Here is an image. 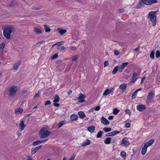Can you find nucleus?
<instances>
[{"label":"nucleus","mask_w":160,"mask_h":160,"mask_svg":"<svg viewBox=\"0 0 160 160\" xmlns=\"http://www.w3.org/2000/svg\"><path fill=\"white\" fill-rule=\"evenodd\" d=\"M138 78V75L136 73H134L132 77V79L131 81V82L134 83L137 80Z\"/></svg>","instance_id":"nucleus-18"},{"label":"nucleus","mask_w":160,"mask_h":160,"mask_svg":"<svg viewBox=\"0 0 160 160\" xmlns=\"http://www.w3.org/2000/svg\"><path fill=\"white\" fill-rule=\"evenodd\" d=\"M33 9H35V10L36 11H38L40 10V8H32Z\"/></svg>","instance_id":"nucleus-59"},{"label":"nucleus","mask_w":160,"mask_h":160,"mask_svg":"<svg viewBox=\"0 0 160 160\" xmlns=\"http://www.w3.org/2000/svg\"><path fill=\"white\" fill-rule=\"evenodd\" d=\"M42 147V145H40L37 147L34 148H32L31 150V153L32 154H35L38 150L41 148Z\"/></svg>","instance_id":"nucleus-9"},{"label":"nucleus","mask_w":160,"mask_h":160,"mask_svg":"<svg viewBox=\"0 0 160 160\" xmlns=\"http://www.w3.org/2000/svg\"><path fill=\"white\" fill-rule=\"evenodd\" d=\"M120 132L117 130H115L113 132H110L106 134L105 136L106 137L113 136L117 134H118Z\"/></svg>","instance_id":"nucleus-8"},{"label":"nucleus","mask_w":160,"mask_h":160,"mask_svg":"<svg viewBox=\"0 0 160 160\" xmlns=\"http://www.w3.org/2000/svg\"><path fill=\"white\" fill-rule=\"evenodd\" d=\"M86 98L85 95L81 93L79 94V97L77 98V100L80 99L78 102L80 103H82L85 101L84 99Z\"/></svg>","instance_id":"nucleus-7"},{"label":"nucleus","mask_w":160,"mask_h":160,"mask_svg":"<svg viewBox=\"0 0 160 160\" xmlns=\"http://www.w3.org/2000/svg\"><path fill=\"white\" fill-rule=\"evenodd\" d=\"M160 57V52L159 50H157L156 53V57L158 58Z\"/></svg>","instance_id":"nucleus-40"},{"label":"nucleus","mask_w":160,"mask_h":160,"mask_svg":"<svg viewBox=\"0 0 160 160\" xmlns=\"http://www.w3.org/2000/svg\"><path fill=\"white\" fill-rule=\"evenodd\" d=\"M128 62H125L123 63L120 65V68H119L118 71L119 72H122V70L125 68V67L128 64Z\"/></svg>","instance_id":"nucleus-10"},{"label":"nucleus","mask_w":160,"mask_h":160,"mask_svg":"<svg viewBox=\"0 0 160 160\" xmlns=\"http://www.w3.org/2000/svg\"><path fill=\"white\" fill-rule=\"evenodd\" d=\"M101 122L104 124L108 125L109 124V122L106 118L102 117L101 119Z\"/></svg>","instance_id":"nucleus-17"},{"label":"nucleus","mask_w":160,"mask_h":160,"mask_svg":"<svg viewBox=\"0 0 160 160\" xmlns=\"http://www.w3.org/2000/svg\"><path fill=\"white\" fill-rule=\"evenodd\" d=\"M156 13V11H151L148 15V18L149 19L150 21L152 23L153 26H154L156 24V16L155 15Z\"/></svg>","instance_id":"nucleus-3"},{"label":"nucleus","mask_w":160,"mask_h":160,"mask_svg":"<svg viewBox=\"0 0 160 160\" xmlns=\"http://www.w3.org/2000/svg\"><path fill=\"white\" fill-rule=\"evenodd\" d=\"M158 1L156 0H141L136 5L135 8L138 9L144 6V4L146 5H151L154 3H156Z\"/></svg>","instance_id":"nucleus-2"},{"label":"nucleus","mask_w":160,"mask_h":160,"mask_svg":"<svg viewBox=\"0 0 160 160\" xmlns=\"http://www.w3.org/2000/svg\"><path fill=\"white\" fill-rule=\"evenodd\" d=\"M69 49L72 51H75L76 49L77 48L74 47H71L69 48Z\"/></svg>","instance_id":"nucleus-48"},{"label":"nucleus","mask_w":160,"mask_h":160,"mask_svg":"<svg viewBox=\"0 0 160 160\" xmlns=\"http://www.w3.org/2000/svg\"><path fill=\"white\" fill-rule=\"evenodd\" d=\"M23 111V109L22 108H18L15 109V113L16 114H20Z\"/></svg>","instance_id":"nucleus-24"},{"label":"nucleus","mask_w":160,"mask_h":160,"mask_svg":"<svg viewBox=\"0 0 160 160\" xmlns=\"http://www.w3.org/2000/svg\"><path fill=\"white\" fill-rule=\"evenodd\" d=\"M51 104V102H50V101H47L45 102L44 105L45 106H46V105H50Z\"/></svg>","instance_id":"nucleus-50"},{"label":"nucleus","mask_w":160,"mask_h":160,"mask_svg":"<svg viewBox=\"0 0 160 160\" xmlns=\"http://www.w3.org/2000/svg\"><path fill=\"white\" fill-rule=\"evenodd\" d=\"M110 92H109V89H107L103 93V96H106L107 95L109 94H110Z\"/></svg>","instance_id":"nucleus-34"},{"label":"nucleus","mask_w":160,"mask_h":160,"mask_svg":"<svg viewBox=\"0 0 160 160\" xmlns=\"http://www.w3.org/2000/svg\"><path fill=\"white\" fill-rule=\"evenodd\" d=\"M65 122L66 121H62L58 123V128H59L62 127L63 125L65 124Z\"/></svg>","instance_id":"nucleus-29"},{"label":"nucleus","mask_w":160,"mask_h":160,"mask_svg":"<svg viewBox=\"0 0 160 160\" xmlns=\"http://www.w3.org/2000/svg\"><path fill=\"white\" fill-rule=\"evenodd\" d=\"M20 128L21 130L24 129L25 125L24 124V122L23 121H22L19 124Z\"/></svg>","instance_id":"nucleus-26"},{"label":"nucleus","mask_w":160,"mask_h":160,"mask_svg":"<svg viewBox=\"0 0 160 160\" xmlns=\"http://www.w3.org/2000/svg\"><path fill=\"white\" fill-rule=\"evenodd\" d=\"M111 128H103V130L105 132H108L111 131Z\"/></svg>","instance_id":"nucleus-32"},{"label":"nucleus","mask_w":160,"mask_h":160,"mask_svg":"<svg viewBox=\"0 0 160 160\" xmlns=\"http://www.w3.org/2000/svg\"><path fill=\"white\" fill-rule=\"evenodd\" d=\"M5 46V44L4 43L2 42L0 44V49H3Z\"/></svg>","instance_id":"nucleus-41"},{"label":"nucleus","mask_w":160,"mask_h":160,"mask_svg":"<svg viewBox=\"0 0 160 160\" xmlns=\"http://www.w3.org/2000/svg\"><path fill=\"white\" fill-rule=\"evenodd\" d=\"M95 128V127L94 126L92 125L90 127L88 128V130L90 132L92 133L94 131Z\"/></svg>","instance_id":"nucleus-23"},{"label":"nucleus","mask_w":160,"mask_h":160,"mask_svg":"<svg viewBox=\"0 0 160 160\" xmlns=\"http://www.w3.org/2000/svg\"><path fill=\"white\" fill-rule=\"evenodd\" d=\"M127 83H123L119 86V88L122 90V92H124L126 90Z\"/></svg>","instance_id":"nucleus-14"},{"label":"nucleus","mask_w":160,"mask_h":160,"mask_svg":"<svg viewBox=\"0 0 160 160\" xmlns=\"http://www.w3.org/2000/svg\"><path fill=\"white\" fill-rule=\"evenodd\" d=\"M137 92V91H135L133 93L132 96V99H134L136 98Z\"/></svg>","instance_id":"nucleus-38"},{"label":"nucleus","mask_w":160,"mask_h":160,"mask_svg":"<svg viewBox=\"0 0 160 160\" xmlns=\"http://www.w3.org/2000/svg\"><path fill=\"white\" fill-rule=\"evenodd\" d=\"M122 142L121 143V145L122 146L127 147L130 144V142L127 137L124 138L122 140Z\"/></svg>","instance_id":"nucleus-6"},{"label":"nucleus","mask_w":160,"mask_h":160,"mask_svg":"<svg viewBox=\"0 0 160 160\" xmlns=\"http://www.w3.org/2000/svg\"><path fill=\"white\" fill-rule=\"evenodd\" d=\"M94 108H91L90 109L89 111V112H93V109H94Z\"/></svg>","instance_id":"nucleus-63"},{"label":"nucleus","mask_w":160,"mask_h":160,"mask_svg":"<svg viewBox=\"0 0 160 160\" xmlns=\"http://www.w3.org/2000/svg\"><path fill=\"white\" fill-rule=\"evenodd\" d=\"M118 11L121 12H124V10L123 8H119L118 9Z\"/></svg>","instance_id":"nucleus-56"},{"label":"nucleus","mask_w":160,"mask_h":160,"mask_svg":"<svg viewBox=\"0 0 160 160\" xmlns=\"http://www.w3.org/2000/svg\"><path fill=\"white\" fill-rule=\"evenodd\" d=\"M154 51H152L150 54V57L152 59H154Z\"/></svg>","instance_id":"nucleus-39"},{"label":"nucleus","mask_w":160,"mask_h":160,"mask_svg":"<svg viewBox=\"0 0 160 160\" xmlns=\"http://www.w3.org/2000/svg\"><path fill=\"white\" fill-rule=\"evenodd\" d=\"M22 92L24 94L28 92V91L26 90H23L22 91Z\"/></svg>","instance_id":"nucleus-61"},{"label":"nucleus","mask_w":160,"mask_h":160,"mask_svg":"<svg viewBox=\"0 0 160 160\" xmlns=\"http://www.w3.org/2000/svg\"><path fill=\"white\" fill-rule=\"evenodd\" d=\"M48 140V139H46L45 140L37 141H36L32 143V145L33 146L38 145L39 144H41V143L44 142L45 141H47Z\"/></svg>","instance_id":"nucleus-15"},{"label":"nucleus","mask_w":160,"mask_h":160,"mask_svg":"<svg viewBox=\"0 0 160 160\" xmlns=\"http://www.w3.org/2000/svg\"><path fill=\"white\" fill-rule=\"evenodd\" d=\"M22 61L19 60L13 66V69L17 70L20 65L21 64Z\"/></svg>","instance_id":"nucleus-16"},{"label":"nucleus","mask_w":160,"mask_h":160,"mask_svg":"<svg viewBox=\"0 0 160 160\" xmlns=\"http://www.w3.org/2000/svg\"><path fill=\"white\" fill-rule=\"evenodd\" d=\"M137 109L139 111L142 112L146 109V107L145 105L141 104L137 106Z\"/></svg>","instance_id":"nucleus-11"},{"label":"nucleus","mask_w":160,"mask_h":160,"mask_svg":"<svg viewBox=\"0 0 160 160\" xmlns=\"http://www.w3.org/2000/svg\"><path fill=\"white\" fill-rule=\"evenodd\" d=\"M78 118V116L77 115L75 114H72L70 117V119L72 121L77 120Z\"/></svg>","instance_id":"nucleus-19"},{"label":"nucleus","mask_w":160,"mask_h":160,"mask_svg":"<svg viewBox=\"0 0 160 160\" xmlns=\"http://www.w3.org/2000/svg\"><path fill=\"white\" fill-rule=\"evenodd\" d=\"M103 133V132L101 131H99V132H98L97 134V137L98 138H101L102 136Z\"/></svg>","instance_id":"nucleus-33"},{"label":"nucleus","mask_w":160,"mask_h":160,"mask_svg":"<svg viewBox=\"0 0 160 160\" xmlns=\"http://www.w3.org/2000/svg\"><path fill=\"white\" fill-rule=\"evenodd\" d=\"M17 4V2L16 1H13L12 3V4L10 5V6H14Z\"/></svg>","instance_id":"nucleus-57"},{"label":"nucleus","mask_w":160,"mask_h":160,"mask_svg":"<svg viewBox=\"0 0 160 160\" xmlns=\"http://www.w3.org/2000/svg\"><path fill=\"white\" fill-rule=\"evenodd\" d=\"M154 139H151L145 143L144 145L148 148L149 146L151 145L154 142Z\"/></svg>","instance_id":"nucleus-13"},{"label":"nucleus","mask_w":160,"mask_h":160,"mask_svg":"<svg viewBox=\"0 0 160 160\" xmlns=\"http://www.w3.org/2000/svg\"><path fill=\"white\" fill-rule=\"evenodd\" d=\"M148 148L144 145L142 147L141 150V154L143 155H145L147 152Z\"/></svg>","instance_id":"nucleus-22"},{"label":"nucleus","mask_w":160,"mask_h":160,"mask_svg":"<svg viewBox=\"0 0 160 160\" xmlns=\"http://www.w3.org/2000/svg\"><path fill=\"white\" fill-rule=\"evenodd\" d=\"M125 126L126 128H129L130 126V123H127L126 124Z\"/></svg>","instance_id":"nucleus-54"},{"label":"nucleus","mask_w":160,"mask_h":160,"mask_svg":"<svg viewBox=\"0 0 160 160\" xmlns=\"http://www.w3.org/2000/svg\"><path fill=\"white\" fill-rule=\"evenodd\" d=\"M118 68V66H116L115 67L112 72V74L114 75L117 72L118 70H119Z\"/></svg>","instance_id":"nucleus-28"},{"label":"nucleus","mask_w":160,"mask_h":160,"mask_svg":"<svg viewBox=\"0 0 160 160\" xmlns=\"http://www.w3.org/2000/svg\"><path fill=\"white\" fill-rule=\"evenodd\" d=\"M100 107L99 106H98L97 107H94V109L96 111H98L100 110Z\"/></svg>","instance_id":"nucleus-49"},{"label":"nucleus","mask_w":160,"mask_h":160,"mask_svg":"<svg viewBox=\"0 0 160 160\" xmlns=\"http://www.w3.org/2000/svg\"><path fill=\"white\" fill-rule=\"evenodd\" d=\"M75 158V155H73L70 157V158L68 160H74Z\"/></svg>","instance_id":"nucleus-52"},{"label":"nucleus","mask_w":160,"mask_h":160,"mask_svg":"<svg viewBox=\"0 0 160 160\" xmlns=\"http://www.w3.org/2000/svg\"><path fill=\"white\" fill-rule=\"evenodd\" d=\"M51 133V132L48 130L46 128H43L40 130L39 135L41 136V138H44L48 136Z\"/></svg>","instance_id":"nucleus-4"},{"label":"nucleus","mask_w":160,"mask_h":160,"mask_svg":"<svg viewBox=\"0 0 160 160\" xmlns=\"http://www.w3.org/2000/svg\"><path fill=\"white\" fill-rule=\"evenodd\" d=\"M44 27L45 28V30L46 32H49L51 31L50 29L47 25H45L44 26Z\"/></svg>","instance_id":"nucleus-31"},{"label":"nucleus","mask_w":160,"mask_h":160,"mask_svg":"<svg viewBox=\"0 0 160 160\" xmlns=\"http://www.w3.org/2000/svg\"><path fill=\"white\" fill-rule=\"evenodd\" d=\"M90 141L88 139L86 140L81 144L82 146L84 147L89 145L90 143Z\"/></svg>","instance_id":"nucleus-21"},{"label":"nucleus","mask_w":160,"mask_h":160,"mask_svg":"<svg viewBox=\"0 0 160 160\" xmlns=\"http://www.w3.org/2000/svg\"><path fill=\"white\" fill-rule=\"evenodd\" d=\"M17 88L15 86H13L10 88L8 90L10 93L9 95L11 96H14L16 93Z\"/></svg>","instance_id":"nucleus-5"},{"label":"nucleus","mask_w":160,"mask_h":160,"mask_svg":"<svg viewBox=\"0 0 160 160\" xmlns=\"http://www.w3.org/2000/svg\"><path fill=\"white\" fill-rule=\"evenodd\" d=\"M111 138H107L105 140L104 142L105 144H108L110 143L111 142Z\"/></svg>","instance_id":"nucleus-27"},{"label":"nucleus","mask_w":160,"mask_h":160,"mask_svg":"<svg viewBox=\"0 0 160 160\" xmlns=\"http://www.w3.org/2000/svg\"><path fill=\"white\" fill-rule=\"evenodd\" d=\"M40 97V95L39 92H38L35 95V96L33 97V98L34 99L35 98H39Z\"/></svg>","instance_id":"nucleus-47"},{"label":"nucleus","mask_w":160,"mask_h":160,"mask_svg":"<svg viewBox=\"0 0 160 160\" xmlns=\"http://www.w3.org/2000/svg\"><path fill=\"white\" fill-rule=\"evenodd\" d=\"M108 119L109 120H112L113 119V117L112 116H110L109 117Z\"/></svg>","instance_id":"nucleus-62"},{"label":"nucleus","mask_w":160,"mask_h":160,"mask_svg":"<svg viewBox=\"0 0 160 160\" xmlns=\"http://www.w3.org/2000/svg\"><path fill=\"white\" fill-rule=\"evenodd\" d=\"M125 112L126 113H128L129 114H130L131 113V112L130 110L128 109H126L125 110Z\"/></svg>","instance_id":"nucleus-55"},{"label":"nucleus","mask_w":160,"mask_h":160,"mask_svg":"<svg viewBox=\"0 0 160 160\" xmlns=\"http://www.w3.org/2000/svg\"><path fill=\"white\" fill-rule=\"evenodd\" d=\"M53 105L56 107H58L60 105L58 103H54Z\"/></svg>","instance_id":"nucleus-58"},{"label":"nucleus","mask_w":160,"mask_h":160,"mask_svg":"<svg viewBox=\"0 0 160 160\" xmlns=\"http://www.w3.org/2000/svg\"><path fill=\"white\" fill-rule=\"evenodd\" d=\"M58 57L57 53H55L51 57V58L52 59H54Z\"/></svg>","instance_id":"nucleus-42"},{"label":"nucleus","mask_w":160,"mask_h":160,"mask_svg":"<svg viewBox=\"0 0 160 160\" xmlns=\"http://www.w3.org/2000/svg\"><path fill=\"white\" fill-rule=\"evenodd\" d=\"M109 65V63L107 61H106L104 62V67H105Z\"/></svg>","instance_id":"nucleus-46"},{"label":"nucleus","mask_w":160,"mask_h":160,"mask_svg":"<svg viewBox=\"0 0 160 160\" xmlns=\"http://www.w3.org/2000/svg\"><path fill=\"white\" fill-rule=\"evenodd\" d=\"M119 112V110L117 108H115L113 109V114L114 115L117 114Z\"/></svg>","instance_id":"nucleus-35"},{"label":"nucleus","mask_w":160,"mask_h":160,"mask_svg":"<svg viewBox=\"0 0 160 160\" xmlns=\"http://www.w3.org/2000/svg\"><path fill=\"white\" fill-rule=\"evenodd\" d=\"M64 42L63 41H61L59 42H56V44H57V45H58V46H61L64 44Z\"/></svg>","instance_id":"nucleus-44"},{"label":"nucleus","mask_w":160,"mask_h":160,"mask_svg":"<svg viewBox=\"0 0 160 160\" xmlns=\"http://www.w3.org/2000/svg\"><path fill=\"white\" fill-rule=\"evenodd\" d=\"M72 90H69L68 92V95H70L72 93Z\"/></svg>","instance_id":"nucleus-60"},{"label":"nucleus","mask_w":160,"mask_h":160,"mask_svg":"<svg viewBox=\"0 0 160 160\" xmlns=\"http://www.w3.org/2000/svg\"><path fill=\"white\" fill-rule=\"evenodd\" d=\"M58 32L61 35H62L65 33L67 32V30L65 29H61L60 28L58 29Z\"/></svg>","instance_id":"nucleus-25"},{"label":"nucleus","mask_w":160,"mask_h":160,"mask_svg":"<svg viewBox=\"0 0 160 160\" xmlns=\"http://www.w3.org/2000/svg\"><path fill=\"white\" fill-rule=\"evenodd\" d=\"M58 49L62 51L65 49V48L63 46H61L60 47H59L58 48Z\"/></svg>","instance_id":"nucleus-45"},{"label":"nucleus","mask_w":160,"mask_h":160,"mask_svg":"<svg viewBox=\"0 0 160 160\" xmlns=\"http://www.w3.org/2000/svg\"><path fill=\"white\" fill-rule=\"evenodd\" d=\"M28 160H32V158L29 156L28 157Z\"/></svg>","instance_id":"nucleus-64"},{"label":"nucleus","mask_w":160,"mask_h":160,"mask_svg":"<svg viewBox=\"0 0 160 160\" xmlns=\"http://www.w3.org/2000/svg\"><path fill=\"white\" fill-rule=\"evenodd\" d=\"M114 54L116 55H118L120 54V53L116 50H115L114 51Z\"/></svg>","instance_id":"nucleus-51"},{"label":"nucleus","mask_w":160,"mask_h":160,"mask_svg":"<svg viewBox=\"0 0 160 160\" xmlns=\"http://www.w3.org/2000/svg\"><path fill=\"white\" fill-rule=\"evenodd\" d=\"M34 31L37 33H40L42 32V30L38 28H36L34 29Z\"/></svg>","instance_id":"nucleus-36"},{"label":"nucleus","mask_w":160,"mask_h":160,"mask_svg":"<svg viewBox=\"0 0 160 160\" xmlns=\"http://www.w3.org/2000/svg\"><path fill=\"white\" fill-rule=\"evenodd\" d=\"M126 153L124 151H122L120 153V154L122 157H125L126 156Z\"/></svg>","instance_id":"nucleus-43"},{"label":"nucleus","mask_w":160,"mask_h":160,"mask_svg":"<svg viewBox=\"0 0 160 160\" xmlns=\"http://www.w3.org/2000/svg\"><path fill=\"white\" fill-rule=\"evenodd\" d=\"M44 42V41L43 40H42V41H40V42H38L37 43L36 45L39 44V45H40L41 44L43 43Z\"/></svg>","instance_id":"nucleus-53"},{"label":"nucleus","mask_w":160,"mask_h":160,"mask_svg":"<svg viewBox=\"0 0 160 160\" xmlns=\"http://www.w3.org/2000/svg\"><path fill=\"white\" fill-rule=\"evenodd\" d=\"M78 115L79 116V117L81 119H83L86 117V115L84 112L83 111H79L78 112Z\"/></svg>","instance_id":"nucleus-20"},{"label":"nucleus","mask_w":160,"mask_h":160,"mask_svg":"<svg viewBox=\"0 0 160 160\" xmlns=\"http://www.w3.org/2000/svg\"><path fill=\"white\" fill-rule=\"evenodd\" d=\"M3 30V35L7 39H9L10 38V35L13 32L15 29L14 27L12 26L9 25L2 28Z\"/></svg>","instance_id":"nucleus-1"},{"label":"nucleus","mask_w":160,"mask_h":160,"mask_svg":"<svg viewBox=\"0 0 160 160\" xmlns=\"http://www.w3.org/2000/svg\"><path fill=\"white\" fill-rule=\"evenodd\" d=\"M154 94V93L153 91H150L148 94L147 99L149 100H151L153 98Z\"/></svg>","instance_id":"nucleus-12"},{"label":"nucleus","mask_w":160,"mask_h":160,"mask_svg":"<svg viewBox=\"0 0 160 160\" xmlns=\"http://www.w3.org/2000/svg\"><path fill=\"white\" fill-rule=\"evenodd\" d=\"M60 99V98L58 95H56L54 97V99L53 101V102L54 103H57L59 102Z\"/></svg>","instance_id":"nucleus-30"},{"label":"nucleus","mask_w":160,"mask_h":160,"mask_svg":"<svg viewBox=\"0 0 160 160\" xmlns=\"http://www.w3.org/2000/svg\"><path fill=\"white\" fill-rule=\"evenodd\" d=\"M78 55H74L72 56V60L73 61H75L78 59Z\"/></svg>","instance_id":"nucleus-37"}]
</instances>
